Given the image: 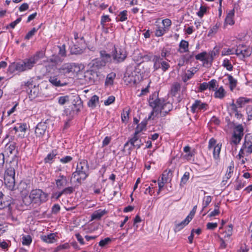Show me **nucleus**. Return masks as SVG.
Returning a JSON list of instances; mask_svg holds the SVG:
<instances>
[{"label":"nucleus","instance_id":"nucleus-1","mask_svg":"<svg viewBox=\"0 0 252 252\" xmlns=\"http://www.w3.org/2000/svg\"><path fill=\"white\" fill-rule=\"evenodd\" d=\"M149 103L153 109L149 119L153 116L152 119H154V117H156L158 114L161 117L165 116L172 109L171 104L169 102L165 103L164 100L159 98L156 93L150 97Z\"/></svg>","mask_w":252,"mask_h":252},{"label":"nucleus","instance_id":"nucleus-2","mask_svg":"<svg viewBox=\"0 0 252 252\" xmlns=\"http://www.w3.org/2000/svg\"><path fill=\"white\" fill-rule=\"evenodd\" d=\"M49 195L47 193L44 192L42 189H32L30 193L29 196H25L23 201L24 203L29 206L31 204H35L36 206H40L41 204L45 203L48 200Z\"/></svg>","mask_w":252,"mask_h":252},{"label":"nucleus","instance_id":"nucleus-3","mask_svg":"<svg viewBox=\"0 0 252 252\" xmlns=\"http://www.w3.org/2000/svg\"><path fill=\"white\" fill-rule=\"evenodd\" d=\"M43 56L44 53L42 51H38L30 58L25 59L22 62L17 63L15 64V69L19 72L31 69L39 60L43 58Z\"/></svg>","mask_w":252,"mask_h":252},{"label":"nucleus","instance_id":"nucleus-4","mask_svg":"<svg viewBox=\"0 0 252 252\" xmlns=\"http://www.w3.org/2000/svg\"><path fill=\"white\" fill-rule=\"evenodd\" d=\"M88 170L89 166L87 161L82 160L78 163L76 171L72 173V177H77L76 182L78 185H81L88 177Z\"/></svg>","mask_w":252,"mask_h":252},{"label":"nucleus","instance_id":"nucleus-5","mask_svg":"<svg viewBox=\"0 0 252 252\" xmlns=\"http://www.w3.org/2000/svg\"><path fill=\"white\" fill-rule=\"evenodd\" d=\"M77 65L74 63H65L58 68V73L64 79L67 78L70 74H74L75 72V68Z\"/></svg>","mask_w":252,"mask_h":252},{"label":"nucleus","instance_id":"nucleus-6","mask_svg":"<svg viewBox=\"0 0 252 252\" xmlns=\"http://www.w3.org/2000/svg\"><path fill=\"white\" fill-rule=\"evenodd\" d=\"M153 61L154 62V68L155 70L161 68L163 72H165L170 67L168 61L166 59H163L159 56H154Z\"/></svg>","mask_w":252,"mask_h":252},{"label":"nucleus","instance_id":"nucleus-7","mask_svg":"<svg viewBox=\"0 0 252 252\" xmlns=\"http://www.w3.org/2000/svg\"><path fill=\"white\" fill-rule=\"evenodd\" d=\"M138 69L136 67L134 69L128 68L124 77V81L128 84H135L139 80V76L137 74L139 73Z\"/></svg>","mask_w":252,"mask_h":252},{"label":"nucleus","instance_id":"nucleus-8","mask_svg":"<svg viewBox=\"0 0 252 252\" xmlns=\"http://www.w3.org/2000/svg\"><path fill=\"white\" fill-rule=\"evenodd\" d=\"M23 86L24 87L28 88L30 90V92H29L28 90H27L28 92L30 97L34 98L40 94L39 85H36L32 79L25 82Z\"/></svg>","mask_w":252,"mask_h":252},{"label":"nucleus","instance_id":"nucleus-9","mask_svg":"<svg viewBox=\"0 0 252 252\" xmlns=\"http://www.w3.org/2000/svg\"><path fill=\"white\" fill-rule=\"evenodd\" d=\"M112 56L114 61L117 63H119L125 61L127 57V53L124 47L117 46L115 47Z\"/></svg>","mask_w":252,"mask_h":252},{"label":"nucleus","instance_id":"nucleus-10","mask_svg":"<svg viewBox=\"0 0 252 252\" xmlns=\"http://www.w3.org/2000/svg\"><path fill=\"white\" fill-rule=\"evenodd\" d=\"M84 78L88 84L93 85L100 79V73L91 69L85 72Z\"/></svg>","mask_w":252,"mask_h":252},{"label":"nucleus","instance_id":"nucleus-11","mask_svg":"<svg viewBox=\"0 0 252 252\" xmlns=\"http://www.w3.org/2000/svg\"><path fill=\"white\" fill-rule=\"evenodd\" d=\"M235 51V54L241 59L249 57L252 54V49L244 45L238 46Z\"/></svg>","mask_w":252,"mask_h":252},{"label":"nucleus","instance_id":"nucleus-12","mask_svg":"<svg viewBox=\"0 0 252 252\" xmlns=\"http://www.w3.org/2000/svg\"><path fill=\"white\" fill-rule=\"evenodd\" d=\"M208 109V105L200 100H195L191 106V111L192 113H199L204 112Z\"/></svg>","mask_w":252,"mask_h":252},{"label":"nucleus","instance_id":"nucleus-13","mask_svg":"<svg viewBox=\"0 0 252 252\" xmlns=\"http://www.w3.org/2000/svg\"><path fill=\"white\" fill-rule=\"evenodd\" d=\"M49 81L54 86L56 87H63L67 85V83L66 82L64 79L63 78L62 76L60 75V73L58 74H53L50 76Z\"/></svg>","mask_w":252,"mask_h":252},{"label":"nucleus","instance_id":"nucleus-14","mask_svg":"<svg viewBox=\"0 0 252 252\" xmlns=\"http://www.w3.org/2000/svg\"><path fill=\"white\" fill-rule=\"evenodd\" d=\"M141 131V129H138L137 130H135V132L133 134V136L129 139V140L126 142L124 147L123 150H126V149L127 148L128 146H129V144H131L133 146H135V148L137 149H138L140 148L141 146V144H135L139 140V137L138 136V134Z\"/></svg>","mask_w":252,"mask_h":252},{"label":"nucleus","instance_id":"nucleus-15","mask_svg":"<svg viewBox=\"0 0 252 252\" xmlns=\"http://www.w3.org/2000/svg\"><path fill=\"white\" fill-rule=\"evenodd\" d=\"M47 125L45 123H39L37 124L35 129V134L36 137H42L45 134L47 129Z\"/></svg>","mask_w":252,"mask_h":252},{"label":"nucleus","instance_id":"nucleus-16","mask_svg":"<svg viewBox=\"0 0 252 252\" xmlns=\"http://www.w3.org/2000/svg\"><path fill=\"white\" fill-rule=\"evenodd\" d=\"M56 187L61 189L65 187L68 183L67 177L60 174L57 179L55 180Z\"/></svg>","mask_w":252,"mask_h":252},{"label":"nucleus","instance_id":"nucleus-17","mask_svg":"<svg viewBox=\"0 0 252 252\" xmlns=\"http://www.w3.org/2000/svg\"><path fill=\"white\" fill-rule=\"evenodd\" d=\"M91 64L92 69L96 71L105 66L106 63L102 59L96 58L92 61Z\"/></svg>","mask_w":252,"mask_h":252},{"label":"nucleus","instance_id":"nucleus-18","mask_svg":"<svg viewBox=\"0 0 252 252\" xmlns=\"http://www.w3.org/2000/svg\"><path fill=\"white\" fill-rule=\"evenodd\" d=\"M58 154V152L57 149L52 150L44 158V162L45 164H52L54 161Z\"/></svg>","mask_w":252,"mask_h":252},{"label":"nucleus","instance_id":"nucleus-19","mask_svg":"<svg viewBox=\"0 0 252 252\" xmlns=\"http://www.w3.org/2000/svg\"><path fill=\"white\" fill-rule=\"evenodd\" d=\"M4 184L9 190H14L15 184V177L4 176Z\"/></svg>","mask_w":252,"mask_h":252},{"label":"nucleus","instance_id":"nucleus-20","mask_svg":"<svg viewBox=\"0 0 252 252\" xmlns=\"http://www.w3.org/2000/svg\"><path fill=\"white\" fill-rule=\"evenodd\" d=\"M226 94V92L223 86H220L215 91L214 97L220 99H223Z\"/></svg>","mask_w":252,"mask_h":252},{"label":"nucleus","instance_id":"nucleus-21","mask_svg":"<svg viewBox=\"0 0 252 252\" xmlns=\"http://www.w3.org/2000/svg\"><path fill=\"white\" fill-rule=\"evenodd\" d=\"M195 57L196 60L203 62L204 65L208 64L210 65V62L207 61L208 55L206 52L205 51L201 52L196 55Z\"/></svg>","mask_w":252,"mask_h":252},{"label":"nucleus","instance_id":"nucleus-22","mask_svg":"<svg viewBox=\"0 0 252 252\" xmlns=\"http://www.w3.org/2000/svg\"><path fill=\"white\" fill-rule=\"evenodd\" d=\"M56 235L54 233H51L47 235L41 236V239L44 242L47 243H53L56 242Z\"/></svg>","mask_w":252,"mask_h":252},{"label":"nucleus","instance_id":"nucleus-23","mask_svg":"<svg viewBox=\"0 0 252 252\" xmlns=\"http://www.w3.org/2000/svg\"><path fill=\"white\" fill-rule=\"evenodd\" d=\"M234 15V10H232L229 12L225 19V22L224 24V27H225L226 25H233L234 24V21L233 19Z\"/></svg>","mask_w":252,"mask_h":252},{"label":"nucleus","instance_id":"nucleus-24","mask_svg":"<svg viewBox=\"0 0 252 252\" xmlns=\"http://www.w3.org/2000/svg\"><path fill=\"white\" fill-rule=\"evenodd\" d=\"M81 44H79V42L77 43H75V42L73 43V45L70 48V52L72 54H81L83 53V49L79 46Z\"/></svg>","mask_w":252,"mask_h":252},{"label":"nucleus","instance_id":"nucleus-25","mask_svg":"<svg viewBox=\"0 0 252 252\" xmlns=\"http://www.w3.org/2000/svg\"><path fill=\"white\" fill-rule=\"evenodd\" d=\"M181 90V85L179 82H174L172 84L170 89V94L172 96H176Z\"/></svg>","mask_w":252,"mask_h":252},{"label":"nucleus","instance_id":"nucleus-26","mask_svg":"<svg viewBox=\"0 0 252 252\" xmlns=\"http://www.w3.org/2000/svg\"><path fill=\"white\" fill-rule=\"evenodd\" d=\"M3 193L1 191H0V210L6 208H8L9 210L11 203L9 201L4 200L3 198Z\"/></svg>","mask_w":252,"mask_h":252},{"label":"nucleus","instance_id":"nucleus-27","mask_svg":"<svg viewBox=\"0 0 252 252\" xmlns=\"http://www.w3.org/2000/svg\"><path fill=\"white\" fill-rule=\"evenodd\" d=\"M190 221L189 220V217H186V218L180 223L176 224L174 231L175 232H178L182 229L185 226H186Z\"/></svg>","mask_w":252,"mask_h":252},{"label":"nucleus","instance_id":"nucleus-28","mask_svg":"<svg viewBox=\"0 0 252 252\" xmlns=\"http://www.w3.org/2000/svg\"><path fill=\"white\" fill-rule=\"evenodd\" d=\"M172 177V172L171 170H165L161 176V179L162 181L168 182L169 181H171Z\"/></svg>","mask_w":252,"mask_h":252},{"label":"nucleus","instance_id":"nucleus-29","mask_svg":"<svg viewBox=\"0 0 252 252\" xmlns=\"http://www.w3.org/2000/svg\"><path fill=\"white\" fill-rule=\"evenodd\" d=\"M227 78L229 83L230 90L233 91L234 88L236 87L237 81L233 78L232 76L230 74H227Z\"/></svg>","mask_w":252,"mask_h":252},{"label":"nucleus","instance_id":"nucleus-30","mask_svg":"<svg viewBox=\"0 0 252 252\" xmlns=\"http://www.w3.org/2000/svg\"><path fill=\"white\" fill-rule=\"evenodd\" d=\"M180 53H184L188 51L189 43L185 40H182L179 44Z\"/></svg>","mask_w":252,"mask_h":252},{"label":"nucleus","instance_id":"nucleus-31","mask_svg":"<svg viewBox=\"0 0 252 252\" xmlns=\"http://www.w3.org/2000/svg\"><path fill=\"white\" fill-rule=\"evenodd\" d=\"M130 109L129 108H125L123 110V112L121 114V119L123 123H127L129 119V114Z\"/></svg>","mask_w":252,"mask_h":252},{"label":"nucleus","instance_id":"nucleus-32","mask_svg":"<svg viewBox=\"0 0 252 252\" xmlns=\"http://www.w3.org/2000/svg\"><path fill=\"white\" fill-rule=\"evenodd\" d=\"M221 146V143H218L214 147L213 157L216 159L219 158Z\"/></svg>","mask_w":252,"mask_h":252},{"label":"nucleus","instance_id":"nucleus-33","mask_svg":"<svg viewBox=\"0 0 252 252\" xmlns=\"http://www.w3.org/2000/svg\"><path fill=\"white\" fill-rule=\"evenodd\" d=\"M242 136L239 135L236 133H233L230 142L231 145H238L240 143L241 139H242Z\"/></svg>","mask_w":252,"mask_h":252},{"label":"nucleus","instance_id":"nucleus-34","mask_svg":"<svg viewBox=\"0 0 252 252\" xmlns=\"http://www.w3.org/2000/svg\"><path fill=\"white\" fill-rule=\"evenodd\" d=\"M99 101V97L96 95H93L88 102V105L90 107L94 108L96 103Z\"/></svg>","mask_w":252,"mask_h":252},{"label":"nucleus","instance_id":"nucleus-35","mask_svg":"<svg viewBox=\"0 0 252 252\" xmlns=\"http://www.w3.org/2000/svg\"><path fill=\"white\" fill-rule=\"evenodd\" d=\"M116 77V74L113 72H111L108 74L106 77L105 84V85H112L113 84L114 79Z\"/></svg>","mask_w":252,"mask_h":252},{"label":"nucleus","instance_id":"nucleus-36","mask_svg":"<svg viewBox=\"0 0 252 252\" xmlns=\"http://www.w3.org/2000/svg\"><path fill=\"white\" fill-rule=\"evenodd\" d=\"M105 210H101L100 209L95 211L92 215V220H99L105 214Z\"/></svg>","mask_w":252,"mask_h":252},{"label":"nucleus","instance_id":"nucleus-37","mask_svg":"<svg viewBox=\"0 0 252 252\" xmlns=\"http://www.w3.org/2000/svg\"><path fill=\"white\" fill-rule=\"evenodd\" d=\"M32 239L31 235H23L22 238V243L24 246H29L32 243Z\"/></svg>","mask_w":252,"mask_h":252},{"label":"nucleus","instance_id":"nucleus-38","mask_svg":"<svg viewBox=\"0 0 252 252\" xmlns=\"http://www.w3.org/2000/svg\"><path fill=\"white\" fill-rule=\"evenodd\" d=\"M243 148L246 150L247 153L250 154L252 153V142L245 141L243 143Z\"/></svg>","mask_w":252,"mask_h":252},{"label":"nucleus","instance_id":"nucleus-39","mask_svg":"<svg viewBox=\"0 0 252 252\" xmlns=\"http://www.w3.org/2000/svg\"><path fill=\"white\" fill-rule=\"evenodd\" d=\"M208 84L210 91H215L219 86L217 81L214 79H212Z\"/></svg>","mask_w":252,"mask_h":252},{"label":"nucleus","instance_id":"nucleus-40","mask_svg":"<svg viewBox=\"0 0 252 252\" xmlns=\"http://www.w3.org/2000/svg\"><path fill=\"white\" fill-rule=\"evenodd\" d=\"M100 57L99 59H101L105 61L106 63L111 59V56L110 54H107L105 51H101L100 52Z\"/></svg>","mask_w":252,"mask_h":252},{"label":"nucleus","instance_id":"nucleus-41","mask_svg":"<svg viewBox=\"0 0 252 252\" xmlns=\"http://www.w3.org/2000/svg\"><path fill=\"white\" fill-rule=\"evenodd\" d=\"M212 201V197L210 195L205 196L203 199L202 203V209L201 212H202L211 203Z\"/></svg>","mask_w":252,"mask_h":252},{"label":"nucleus","instance_id":"nucleus-42","mask_svg":"<svg viewBox=\"0 0 252 252\" xmlns=\"http://www.w3.org/2000/svg\"><path fill=\"white\" fill-rule=\"evenodd\" d=\"M75 187L70 186L63 188L62 190V191L63 195H67L72 194L75 191Z\"/></svg>","mask_w":252,"mask_h":252},{"label":"nucleus","instance_id":"nucleus-43","mask_svg":"<svg viewBox=\"0 0 252 252\" xmlns=\"http://www.w3.org/2000/svg\"><path fill=\"white\" fill-rule=\"evenodd\" d=\"M218 51L215 50V49L211 52L207 53L208 59L207 61L210 62V65H212V63L214 60V57L217 55Z\"/></svg>","mask_w":252,"mask_h":252},{"label":"nucleus","instance_id":"nucleus-44","mask_svg":"<svg viewBox=\"0 0 252 252\" xmlns=\"http://www.w3.org/2000/svg\"><path fill=\"white\" fill-rule=\"evenodd\" d=\"M233 133H236L243 137L244 135V127L242 125L240 124L236 126Z\"/></svg>","mask_w":252,"mask_h":252},{"label":"nucleus","instance_id":"nucleus-45","mask_svg":"<svg viewBox=\"0 0 252 252\" xmlns=\"http://www.w3.org/2000/svg\"><path fill=\"white\" fill-rule=\"evenodd\" d=\"M15 169L13 167L10 166L7 167L5 171L4 176L15 177Z\"/></svg>","mask_w":252,"mask_h":252},{"label":"nucleus","instance_id":"nucleus-46","mask_svg":"<svg viewBox=\"0 0 252 252\" xmlns=\"http://www.w3.org/2000/svg\"><path fill=\"white\" fill-rule=\"evenodd\" d=\"M234 168V167L233 163L228 167L226 173L225 175V178H226V180H228L232 177L233 173Z\"/></svg>","mask_w":252,"mask_h":252},{"label":"nucleus","instance_id":"nucleus-47","mask_svg":"<svg viewBox=\"0 0 252 252\" xmlns=\"http://www.w3.org/2000/svg\"><path fill=\"white\" fill-rule=\"evenodd\" d=\"M250 99L245 97H239L237 99L236 103L238 105L239 107L242 108L243 105L246 103L249 102Z\"/></svg>","mask_w":252,"mask_h":252},{"label":"nucleus","instance_id":"nucleus-48","mask_svg":"<svg viewBox=\"0 0 252 252\" xmlns=\"http://www.w3.org/2000/svg\"><path fill=\"white\" fill-rule=\"evenodd\" d=\"M75 43L79 42V44H83L85 42V39L83 36H79L78 33L76 32L73 33Z\"/></svg>","mask_w":252,"mask_h":252},{"label":"nucleus","instance_id":"nucleus-49","mask_svg":"<svg viewBox=\"0 0 252 252\" xmlns=\"http://www.w3.org/2000/svg\"><path fill=\"white\" fill-rule=\"evenodd\" d=\"M222 66L229 71H231L233 69V65L230 63L229 60L227 59H225L223 60Z\"/></svg>","mask_w":252,"mask_h":252},{"label":"nucleus","instance_id":"nucleus-50","mask_svg":"<svg viewBox=\"0 0 252 252\" xmlns=\"http://www.w3.org/2000/svg\"><path fill=\"white\" fill-rule=\"evenodd\" d=\"M207 8L206 6L201 5L200 7L199 10L196 13L197 16L201 18H202L204 14L206 13Z\"/></svg>","mask_w":252,"mask_h":252},{"label":"nucleus","instance_id":"nucleus-51","mask_svg":"<svg viewBox=\"0 0 252 252\" xmlns=\"http://www.w3.org/2000/svg\"><path fill=\"white\" fill-rule=\"evenodd\" d=\"M127 11L126 10H123L121 11L118 17L119 18L118 21L121 22L125 21L127 20Z\"/></svg>","mask_w":252,"mask_h":252},{"label":"nucleus","instance_id":"nucleus-52","mask_svg":"<svg viewBox=\"0 0 252 252\" xmlns=\"http://www.w3.org/2000/svg\"><path fill=\"white\" fill-rule=\"evenodd\" d=\"M193 75H194V73L192 71L188 70L187 71V73H185L182 76V80L184 82H186L189 80L191 78H192V77L193 76Z\"/></svg>","mask_w":252,"mask_h":252},{"label":"nucleus","instance_id":"nucleus-53","mask_svg":"<svg viewBox=\"0 0 252 252\" xmlns=\"http://www.w3.org/2000/svg\"><path fill=\"white\" fill-rule=\"evenodd\" d=\"M112 241V239L110 238L107 237L104 239L101 240L99 242V246L101 247H104L105 246L109 244Z\"/></svg>","mask_w":252,"mask_h":252},{"label":"nucleus","instance_id":"nucleus-54","mask_svg":"<svg viewBox=\"0 0 252 252\" xmlns=\"http://www.w3.org/2000/svg\"><path fill=\"white\" fill-rule=\"evenodd\" d=\"M220 26L221 23L220 22H217L215 25L213 26L211 28L209 33H216L218 32V29L220 27Z\"/></svg>","mask_w":252,"mask_h":252},{"label":"nucleus","instance_id":"nucleus-55","mask_svg":"<svg viewBox=\"0 0 252 252\" xmlns=\"http://www.w3.org/2000/svg\"><path fill=\"white\" fill-rule=\"evenodd\" d=\"M166 30L163 28L158 27L155 31V35L156 36L159 37L163 35L166 32Z\"/></svg>","mask_w":252,"mask_h":252},{"label":"nucleus","instance_id":"nucleus-56","mask_svg":"<svg viewBox=\"0 0 252 252\" xmlns=\"http://www.w3.org/2000/svg\"><path fill=\"white\" fill-rule=\"evenodd\" d=\"M37 31V29H36V28H32L31 31H30L27 33V34L25 36V38L27 40H29L34 35Z\"/></svg>","mask_w":252,"mask_h":252},{"label":"nucleus","instance_id":"nucleus-57","mask_svg":"<svg viewBox=\"0 0 252 252\" xmlns=\"http://www.w3.org/2000/svg\"><path fill=\"white\" fill-rule=\"evenodd\" d=\"M61 210L60 205L58 204H55L52 207L51 213L53 214H57Z\"/></svg>","mask_w":252,"mask_h":252},{"label":"nucleus","instance_id":"nucleus-58","mask_svg":"<svg viewBox=\"0 0 252 252\" xmlns=\"http://www.w3.org/2000/svg\"><path fill=\"white\" fill-rule=\"evenodd\" d=\"M69 101V96L68 95L60 96L58 98V102L60 105L64 104L67 101Z\"/></svg>","mask_w":252,"mask_h":252},{"label":"nucleus","instance_id":"nucleus-59","mask_svg":"<svg viewBox=\"0 0 252 252\" xmlns=\"http://www.w3.org/2000/svg\"><path fill=\"white\" fill-rule=\"evenodd\" d=\"M72 160V157L69 156H67L60 159L61 163L65 164L70 162Z\"/></svg>","mask_w":252,"mask_h":252},{"label":"nucleus","instance_id":"nucleus-60","mask_svg":"<svg viewBox=\"0 0 252 252\" xmlns=\"http://www.w3.org/2000/svg\"><path fill=\"white\" fill-rule=\"evenodd\" d=\"M111 21V19L109 18L108 15H103L101 16L100 24L103 26H105V24L106 22Z\"/></svg>","mask_w":252,"mask_h":252},{"label":"nucleus","instance_id":"nucleus-61","mask_svg":"<svg viewBox=\"0 0 252 252\" xmlns=\"http://www.w3.org/2000/svg\"><path fill=\"white\" fill-rule=\"evenodd\" d=\"M189 174L188 172H186L183 176L181 178V184H185L189 179Z\"/></svg>","mask_w":252,"mask_h":252},{"label":"nucleus","instance_id":"nucleus-62","mask_svg":"<svg viewBox=\"0 0 252 252\" xmlns=\"http://www.w3.org/2000/svg\"><path fill=\"white\" fill-rule=\"evenodd\" d=\"M246 112L248 115V119L249 121L252 119V106L248 105L246 108Z\"/></svg>","mask_w":252,"mask_h":252},{"label":"nucleus","instance_id":"nucleus-63","mask_svg":"<svg viewBox=\"0 0 252 252\" xmlns=\"http://www.w3.org/2000/svg\"><path fill=\"white\" fill-rule=\"evenodd\" d=\"M163 28L166 30L171 25V21L169 19H165L162 20Z\"/></svg>","mask_w":252,"mask_h":252},{"label":"nucleus","instance_id":"nucleus-64","mask_svg":"<svg viewBox=\"0 0 252 252\" xmlns=\"http://www.w3.org/2000/svg\"><path fill=\"white\" fill-rule=\"evenodd\" d=\"M115 97L113 95H111V96H109L106 100H105L104 104L105 105H110V104H112L115 101Z\"/></svg>","mask_w":252,"mask_h":252}]
</instances>
